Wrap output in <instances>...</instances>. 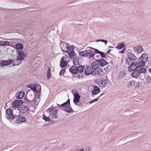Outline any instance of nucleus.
I'll return each instance as SVG.
<instances>
[{
	"label": "nucleus",
	"mask_w": 151,
	"mask_h": 151,
	"mask_svg": "<svg viewBox=\"0 0 151 151\" xmlns=\"http://www.w3.org/2000/svg\"><path fill=\"white\" fill-rule=\"evenodd\" d=\"M64 45L65 46L66 49L69 50V51H68V55L69 58L70 59H73L76 55V53L73 50L74 46L73 45H70L69 47H68L67 43H64Z\"/></svg>",
	"instance_id": "obj_1"
},
{
	"label": "nucleus",
	"mask_w": 151,
	"mask_h": 151,
	"mask_svg": "<svg viewBox=\"0 0 151 151\" xmlns=\"http://www.w3.org/2000/svg\"><path fill=\"white\" fill-rule=\"evenodd\" d=\"M136 59L137 58L135 55L130 52H128L126 59L125 63L129 65L131 63L135 61Z\"/></svg>",
	"instance_id": "obj_2"
},
{
	"label": "nucleus",
	"mask_w": 151,
	"mask_h": 151,
	"mask_svg": "<svg viewBox=\"0 0 151 151\" xmlns=\"http://www.w3.org/2000/svg\"><path fill=\"white\" fill-rule=\"evenodd\" d=\"M56 107L51 106L47 110L50 112L51 116L52 118L55 119L57 117V113L58 110L56 109Z\"/></svg>",
	"instance_id": "obj_3"
},
{
	"label": "nucleus",
	"mask_w": 151,
	"mask_h": 151,
	"mask_svg": "<svg viewBox=\"0 0 151 151\" xmlns=\"http://www.w3.org/2000/svg\"><path fill=\"white\" fill-rule=\"evenodd\" d=\"M13 120L15 121L17 124H20L21 123H25L26 121L25 117L20 114L18 116H15Z\"/></svg>",
	"instance_id": "obj_4"
},
{
	"label": "nucleus",
	"mask_w": 151,
	"mask_h": 151,
	"mask_svg": "<svg viewBox=\"0 0 151 151\" xmlns=\"http://www.w3.org/2000/svg\"><path fill=\"white\" fill-rule=\"evenodd\" d=\"M6 113L7 116H6V117L9 120H14L16 115H14L12 111V109L10 108L7 109L6 110Z\"/></svg>",
	"instance_id": "obj_5"
},
{
	"label": "nucleus",
	"mask_w": 151,
	"mask_h": 151,
	"mask_svg": "<svg viewBox=\"0 0 151 151\" xmlns=\"http://www.w3.org/2000/svg\"><path fill=\"white\" fill-rule=\"evenodd\" d=\"M73 95H74V99L73 100V103L76 105L79 106L80 105L79 104H78V103H79L80 102V96L77 92H76V93H73Z\"/></svg>",
	"instance_id": "obj_6"
},
{
	"label": "nucleus",
	"mask_w": 151,
	"mask_h": 151,
	"mask_svg": "<svg viewBox=\"0 0 151 151\" xmlns=\"http://www.w3.org/2000/svg\"><path fill=\"white\" fill-rule=\"evenodd\" d=\"M94 71L91 66L88 65L85 68L84 74L86 76L89 75L93 74Z\"/></svg>",
	"instance_id": "obj_7"
},
{
	"label": "nucleus",
	"mask_w": 151,
	"mask_h": 151,
	"mask_svg": "<svg viewBox=\"0 0 151 151\" xmlns=\"http://www.w3.org/2000/svg\"><path fill=\"white\" fill-rule=\"evenodd\" d=\"M68 57L67 55L65 58L64 56L61 58L60 62V66L61 68H65L67 66L68 62L66 61V58Z\"/></svg>",
	"instance_id": "obj_8"
},
{
	"label": "nucleus",
	"mask_w": 151,
	"mask_h": 151,
	"mask_svg": "<svg viewBox=\"0 0 151 151\" xmlns=\"http://www.w3.org/2000/svg\"><path fill=\"white\" fill-rule=\"evenodd\" d=\"M24 103H25L22 100H15L12 102V106L14 107L19 108Z\"/></svg>",
	"instance_id": "obj_9"
},
{
	"label": "nucleus",
	"mask_w": 151,
	"mask_h": 151,
	"mask_svg": "<svg viewBox=\"0 0 151 151\" xmlns=\"http://www.w3.org/2000/svg\"><path fill=\"white\" fill-rule=\"evenodd\" d=\"M132 73L131 75L132 78H137L139 79L143 80V78H141V74L138 70H135Z\"/></svg>",
	"instance_id": "obj_10"
},
{
	"label": "nucleus",
	"mask_w": 151,
	"mask_h": 151,
	"mask_svg": "<svg viewBox=\"0 0 151 151\" xmlns=\"http://www.w3.org/2000/svg\"><path fill=\"white\" fill-rule=\"evenodd\" d=\"M15 61L13 59H10L8 60H3L1 63V65L2 67L10 65L12 63H14Z\"/></svg>",
	"instance_id": "obj_11"
},
{
	"label": "nucleus",
	"mask_w": 151,
	"mask_h": 151,
	"mask_svg": "<svg viewBox=\"0 0 151 151\" xmlns=\"http://www.w3.org/2000/svg\"><path fill=\"white\" fill-rule=\"evenodd\" d=\"M95 61L99 63V65L101 67L107 65L108 63L103 58H100L99 59H95Z\"/></svg>",
	"instance_id": "obj_12"
},
{
	"label": "nucleus",
	"mask_w": 151,
	"mask_h": 151,
	"mask_svg": "<svg viewBox=\"0 0 151 151\" xmlns=\"http://www.w3.org/2000/svg\"><path fill=\"white\" fill-rule=\"evenodd\" d=\"M18 52L17 60L20 61L24 60L25 58L24 53L21 51H18Z\"/></svg>",
	"instance_id": "obj_13"
},
{
	"label": "nucleus",
	"mask_w": 151,
	"mask_h": 151,
	"mask_svg": "<svg viewBox=\"0 0 151 151\" xmlns=\"http://www.w3.org/2000/svg\"><path fill=\"white\" fill-rule=\"evenodd\" d=\"M20 107L21 110V112H22L23 113L26 112L28 113L29 111V108L25 104H22Z\"/></svg>",
	"instance_id": "obj_14"
},
{
	"label": "nucleus",
	"mask_w": 151,
	"mask_h": 151,
	"mask_svg": "<svg viewBox=\"0 0 151 151\" xmlns=\"http://www.w3.org/2000/svg\"><path fill=\"white\" fill-rule=\"evenodd\" d=\"M78 66L75 65H72L69 68V71L72 74H76L78 73Z\"/></svg>",
	"instance_id": "obj_15"
},
{
	"label": "nucleus",
	"mask_w": 151,
	"mask_h": 151,
	"mask_svg": "<svg viewBox=\"0 0 151 151\" xmlns=\"http://www.w3.org/2000/svg\"><path fill=\"white\" fill-rule=\"evenodd\" d=\"M104 74V72L102 69L101 68H99L97 71H95V73L93 74V75L95 77H97L99 75L100 76Z\"/></svg>",
	"instance_id": "obj_16"
},
{
	"label": "nucleus",
	"mask_w": 151,
	"mask_h": 151,
	"mask_svg": "<svg viewBox=\"0 0 151 151\" xmlns=\"http://www.w3.org/2000/svg\"><path fill=\"white\" fill-rule=\"evenodd\" d=\"M86 57L89 58L94 57L95 55V53H94L91 50H86Z\"/></svg>",
	"instance_id": "obj_17"
},
{
	"label": "nucleus",
	"mask_w": 151,
	"mask_h": 151,
	"mask_svg": "<svg viewBox=\"0 0 151 151\" xmlns=\"http://www.w3.org/2000/svg\"><path fill=\"white\" fill-rule=\"evenodd\" d=\"M62 104L63 110L68 113L73 112V111L71 108L70 107V108H69L68 106H67V105H65L63 104Z\"/></svg>",
	"instance_id": "obj_18"
},
{
	"label": "nucleus",
	"mask_w": 151,
	"mask_h": 151,
	"mask_svg": "<svg viewBox=\"0 0 151 151\" xmlns=\"http://www.w3.org/2000/svg\"><path fill=\"white\" fill-rule=\"evenodd\" d=\"M138 70L139 71L140 74H141V78H143L144 79L145 76V73L147 72V70L145 68H142L138 69Z\"/></svg>",
	"instance_id": "obj_19"
},
{
	"label": "nucleus",
	"mask_w": 151,
	"mask_h": 151,
	"mask_svg": "<svg viewBox=\"0 0 151 151\" xmlns=\"http://www.w3.org/2000/svg\"><path fill=\"white\" fill-rule=\"evenodd\" d=\"M134 51L137 52L138 54L140 53L143 50V48L141 46L136 45L135 47H133Z\"/></svg>",
	"instance_id": "obj_20"
},
{
	"label": "nucleus",
	"mask_w": 151,
	"mask_h": 151,
	"mask_svg": "<svg viewBox=\"0 0 151 151\" xmlns=\"http://www.w3.org/2000/svg\"><path fill=\"white\" fill-rule=\"evenodd\" d=\"M94 88L92 90V94L93 95H96L100 92V88L96 85L93 86Z\"/></svg>",
	"instance_id": "obj_21"
},
{
	"label": "nucleus",
	"mask_w": 151,
	"mask_h": 151,
	"mask_svg": "<svg viewBox=\"0 0 151 151\" xmlns=\"http://www.w3.org/2000/svg\"><path fill=\"white\" fill-rule=\"evenodd\" d=\"M131 63L130 65L128 67V70L130 72H132L134 70V69L133 68L134 67H135L138 65V62H133Z\"/></svg>",
	"instance_id": "obj_22"
},
{
	"label": "nucleus",
	"mask_w": 151,
	"mask_h": 151,
	"mask_svg": "<svg viewBox=\"0 0 151 151\" xmlns=\"http://www.w3.org/2000/svg\"><path fill=\"white\" fill-rule=\"evenodd\" d=\"M96 61H93L91 63V67L95 71L99 68V63H97Z\"/></svg>",
	"instance_id": "obj_23"
},
{
	"label": "nucleus",
	"mask_w": 151,
	"mask_h": 151,
	"mask_svg": "<svg viewBox=\"0 0 151 151\" xmlns=\"http://www.w3.org/2000/svg\"><path fill=\"white\" fill-rule=\"evenodd\" d=\"M99 54H100L101 55V58H105L106 59L107 58H108L110 59V63H111V65H113V60H112V58L111 57H109L108 55H107L106 56L107 58H106V55L104 53L102 52L101 51Z\"/></svg>",
	"instance_id": "obj_24"
},
{
	"label": "nucleus",
	"mask_w": 151,
	"mask_h": 151,
	"mask_svg": "<svg viewBox=\"0 0 151 151\" xmlns=\"http://www.w3.org/2000/svg\"><path fill=\"white\" fill-rule=\"evenodd\" d=\"M24 93L23 92L21 91L19 92L18 93H16V98L17 99H22L24 96Z\"/></svg>",
	"instance_id": "obj_25"
},
{
	"label": "nucleus",
	"mask_w": 151,
	"mask_h": 151,
	"mask_svg": "<svg viewBox=\"0 0 151 151\" xmlns=\"http://www.w3.org/2000/svg\"><path fill=\"white\" fill-rule=\"evenodd\" d=\"M148 56L146 54H143L139 58L138 60H142L144 61V62L147 61Z\"/></svg>",
	"instance_id": "obj_26"
},
{
	"label": "nucleus",
	"mask_w": 151,
	"mask_h": 151,
	"mask_svg": "<svg viewBox=\"0 0 151 151\" xmlns=\"http://www.w3.org/2000/svg\"><path fill=\"white\" fill-rule=\"evenodd\" d=\"M39 86L38 85H37L36 86L35 85H28L27 86V87L32 90L34 92L36 91V90L38 87H37V86ZM39 86H40L39 85Z\"/></svg>",
	"instance_id": "obj_27"
},
{
	"label": "nucleus",
	"mask_w": 151,
	"mask_h": 151,
	"mask_svg": "<svg viewBox=\"0 0 151 151\" xmlns=\"http://www.w3.org/2000/svg\"><path fill=\"white\" fill-rule=\"evenodd\" d=\"M125 47V44L123 42H122L121 43H118L117 46L115 47L117 49L119 50H121L122 48L124 47Z\"/></svg>",
	"instance_id": "obj_28"
},
{
	"label": "nucleus",
	"mask_w": 151,
	"mask_h": 151,
	"mask_svg": "<svg viewBox=\"0 0 151 151\" xmlns=\"http://www.w3.org/2000/svg\"><path fill=\"white\" fill-rule=\"evenodd\" d=\"M37 87H38V88L36 90V91H35L34 92H36V93H35V96H37V97L38 98L40 97V92L41 90V87L40 86H37Z\"/></svg>",
	"instance_id": "obj_29"
},
{
	"label": "nucleus",
	"mask_w": 151,
	"mask_h": 151,
	"mask_svg": "<svg viewBox=\"0 0 151 151\" xmlns=\"http://www.w3.org/2000/svg\"><path fill=\"white\" fill-rule=\"evenodd\" d=\"M135 84V81L134 80L132 81H129L127 83V86L129 88H130L133 86Z\"/></svg>",
	"instance_id": "obj_30"
},
{
	"label": "nucleus",
	"mask_w": 151,
	"mask_h": 151,
	"mask_svg": "<svg viewBox=\"0 0 151 151\" xmlns=\"http://www.w3.org/2000/svg\"><path fill=\"white\" fill-rule=\"evenodd\" d=\"M24 99V100L26 102V103L24 102V103H24L23 104H27L28 103L29 104H32L33 103H34L35 102V100H34V99L32 100H29L27 99V97H25Z\"/></svg>",
	"instance_id": "obj_31"
},
{
	"label": "nucleus",
	"mask_w": 151,
	"mask_h": 151,
	"mask_svg": "<svg viewBox=\"0 0 151 151\" xmlns=\"http://www.w3.org/2000/svg\"><path fill=\"white\" fill-rule=\"evenodd\" d=\"M78 73L80 74L82 73L84 71V70L85 69V68L84 66L82 65H81L78 66Z\"/></svg>",
	"instance_id": "obj_32"
},
{
	"label": "nucleus",
	"mask_w": 151,
	"mask_h": 151,
	"mask_svg": "<svg viewBox=\"0 0 151 151\" xmlns=\"http://www.w3.org/2000/svg\"><path fill=\"white\" fill-rule=\"evenodd\" d=\"M16 48L17 50H22L23 48V46L22 44L18 43L15 45Z\"/></svg>",
	"instance_id": "obj_33"
},
{
	"label": "nucleus",
	"mask_w": 151,
	"mask_h": 151,
	"mask_svg": "<svg viewBox=\"0 0 151 151\" xmlns=\"http://www.w3.org/2000/svg\"><path fill=\"white\" fill-rule=\"evenodd\" d=\"M146 82L147 84H150L151 82V77L148 75L146 76Z\"/></svg>",
	"instance_id": "obj_34"
},
{
	"label": "nucleus",
	"mask_w": 151,
	"mask_h": 151,
	"mask_svg": "<svg viewBox=\"0 0 151 151\" xmlns=\"http://www.w3.org/2000/svg\"><path fill=\"white\" fill-rule=\"evenodd\" d=\"M2 46H10V43L8 41H2Z\"/></svg>",
	"instance_id": "obj_35"
},
{
	"label": "nucleus",
	"mask_w": 151,
	"mask_h": 151,
	"mask_svg": "<svg viewBox=\"0 0 151 151\" xmlns=\"http://www.w3.org/2000/svg\"><path fill=\"white\" fill-rule=\"evenodd\" d=\"M47 79H49V78L51 76L50 69V68H49L47 70Z\"/></svg>",
	"instance_id": "obj_36"
},
{
	"label": "nucleus",
	"mask_w": 151,
	"mask_h": 151,
	"mask_svg": "<svg viewBox=\"0 0 151 151\" xmlns=\"http://www.w3.org/2000/svg\"><path fill=\"white\" fill-rule=\"evenodd\" d=\"M89 48L91 49L92 50V51L94 53H95V54H99L100 52L101 51H99L97 49L92 48V47H89Z\"/></svg>",
	"instance_id": "obj_37"
},
{
	"label": "nucleus",
	"mask_w": 151,
	"mask_h": 151,
	"mask_svg": "<svg viewBox=\"0 0 151 151\" xmlns=\"http://www.w3.org/2000/svg\"><path fill=\"white\" fill-rule=\"evenodd\" d=\"M42 119L46 122L51 121V119L49 117L46 116L45 114H43Z\"/></svg>",
	"instance_id": "obj_38"
},
{
	"label": "nucleus",
	"mask_w": 151,
	"mask_h": 151,
	"mask_svg": "<svg viewBox=\"0 0 151 151\" xmlns=\"http://www.w3.org/2000/svg\"><path fill=\"white\" fill-rule=\"evenodd\" d=\"M64 45H64V43H63V45H61L60 48H61V50L64 52L67 53H68V50H64L66 49L65 47V46L64 47Z\"/></svg>",
	"instance_id": "obj_39"
},
{
	"label": "nucleus",
	"mask_w": 151,
	"mask_h": 151,
	"mask_svg": "<svg viewBox=\"0 0 151 151\" xmlns=\"http://www.w3.org/2000/svg\"><path fill=\"white\" fill-rule=\"evenodd\" d=\"M63 104L65 105H67V106H68L69 108L71 107L70 106V99H68L66 102Z\"/></svg>",
	"instance_id": "obj_40"
},
{
	"label": "nucleus",
	"mask_w": 151,
	"mask_h": 151,
	"mask_svg": "<svg viewBox=\"0 0 151 151\" xmlns=\"http://www.w3.org/2000/svg\"><path fill=\"white\" fill-rule=\"evenodd\" d=\"M145 62L143 60L141 61H139L138 62V63L139 64V67H141V68H142L144 67L145 65Z\"/></svg>",
	"instance_id": "obj_41"
},
{
	"label": "nucleus",
	"mask_w": 151,
	"mask_h": 151,
	"mask_svg": "<svg viewBox=\"0 0 151 151\" xmlns=\"http://www.w3.org/2000/svg\"><path fill=\"white\" fill-rule=\"evenodd\" d=\"M86 50L81 52H79V55L82 56L86 57Z\"/></svg>",
	"instance_id": "obj_42"
},
{
	"label": "nucleus",
	"mask_w": 151,
	"mask_h": 151,
	"mask_svg": "<svg viewBox=\"0 0 151 151\" xmlns=\"http://www.w3.org/2000/svg\"><path fill=\"white\" fill-rule=\"evenodd\" d=\"M142 83L140 82H137L136 85L134 86V88L135 89H137L140 86L141 84Z\"/></svg>",
	"instance_id": "obj_43"
},
{
	"label": "nucleus",
	"mask_w": 151,
	"mask_h": 151,
	"mask_svg": "<svg viewBox=\"0 0 151 151\" xmlns=\"http://www.w3.org/2000/svg\"><path fill=\"white\" fill-rule=\"evenodd\" d=\"M73 64L74 65H79V61L77 60H75V59H73Z\"/></svg>",
	"instance_id": "obj_44"
},
{
	"label": "nucleus",
	"mask_w": 151,
	"mask_h": 151,
	"mask_svg": "<svg viewBox=\"0 0 151 151\" xmlns=\"http://www.w3.org/2000/svg\"><path fill=\"white\" fill-rule=\"evenodd\" d=\"M65 72V69H62L59 72V75L61 76L64 74Z\"/></svg>",
	"instance_id": "obj_45"
},
{
	"label": "nucleus",
	"mask_w": 151,
	"mask_h": 151,
	"mask_svg": "<svg viewBox=\"0 0 151 151\" xmlns=\"http://www.w3.org/2000/svg\"><path fill=\"white\" fill-rule=\"evenodd\" d=\"M100 82H102L104 85H105L108 82L107 80L106 79H103L102 81H100Z\"/></svg>",
	"instance_id": "obj_46"
},
{
	"label": "nucleus",
	"mask_w": 151,
	"mask_h": 151,
	"mask_svg": "<svg viewBox=\"0 0 151 151\" xmlns=\"http://www.w3.org/2000/svg\"><path fill=\"white\" fill-rule=\"evenodd\" d=\"M139 64L138 63V65H137L135 67H134L133 68L134 69V70H137L139 68H141V67H139Z\"/></svg>",
	"instance_id": "obj_47"
},
{
	"label": "nucleus",
	"mask_w": 151,
	"mask_h": 151,
	"mask_svg": "<svg viewBox=\"0 0 151 151\" xmlns=\"http://www.w3.org/2000/svg\"><path fill=\"white\" fill-rule=\"evenodd\" d=\"M57 107L61 109L62 110H63V106H62V104L59 105L58 104H57Z\"/></svg>",
	"instance_id": "obj_48"
},
{
	"label": "nucleus",
	"mask_w": 151,
	"mask_h": 151,
	"mask_svg": "<svg viewBox=\"0 0 151 151\" xmlns=\"http://www.w3.org/2000/svg\"><path fill=\"white\" fill-rule=\"evenodd\" d=\"M102 42H104L105 43V45H106V44L108 42V41L106 40L101 39V41Z\"/></svg>",
	"instance_id": "obj_49"
},
{
	"label": "nucleus",
	"mask_w": 151,
	"mask_h": 151,
	"mask_svg": "<svg viewBox=\"0 0 151 151\" xmlns=\"http://www.w3.org/2000/svg\"><path fill=\"white\" fill-rule=\"evenodd\" d=\"M99 85L100 86L102 87H104L105 85H104L102 82H99Z\"/></svg>",
	"instance_id": "obj_50"
},
{
	"label": "nucleus",
	"mask_w": 151,
	"mask_h": 151,
	"mask_svg": "<svg viewBox=\"0 0 151 151\" xmlns=\"http://www.w3.org/2000/svg\"><path fill=\"white\" fill-rule=\"evenodd\" d=\"M125 73H124L123 72H121L120 73L119 76H121V77H122L125 75Z\"/></svg>",
	"instance_id": "obj_51"
},
{
	"label": "nucleus",
	"mask_w": 151,
	"mask_h": 151,
	"mask_svg": "<svg viewBox=\"0 0 151 151\" xmlns=\"http://www.w3.org/2000/svg\"><path fill=\"white\" fill-rule=\"evenodd\" d=\"M74 58V59H75V60H77L79 61V58L76 57H75V58Z\"/></svg>",
	"instance_id": "obj_52"
},
{
	"label": "nucleus",
	"mask_w": 151,
	"mask_h": 151,
	"mask_svg": "<svg viewBox=\"0 0 151 151\" xmlns=\"http://www.w3.org/2000/svg\"><path fill=\"white\" fill-rule=\"evenodd\" d=\"M111 51V50L109 49L107 52H106V54H110V52Z\"/></svg>",
	"instance_id": "obj_53"
},
{
	"label": "nucleus",
	"mask_w": 151,
	"mask_h": 151,
	"mask_svg": "<svg viewBox=\"0 0 151 151\" xmlns=\"http://www.w3.org/2000/svg\"><path fill=\"white\" fill-rule=\"evenodd\" d=\"M77 75V77L78 79H79L81 78L82 76H80L79 74H78Z\"/></svg>",
	"instance_id": "obj_54"
},
{
	"label": "nucleus",
	"mask_w": 151,
	"mask_h": 151,
	"mask_svg": "<svg viewBox=\"0 0 151 151\" xmlns=\"http://www.w3.org/2000/svg\"><path fill=\"white\" fill-rule=\"evenodd\" d=\"M125 48H124L123 49V50L121 51V52H119V53H123L125 50Z\"/></svg>",
	"instance_id": "obj_55"
},
{
	"label": "nucleus",
	"mask_w": 151,
	"mask_h": 151,
	"mask_svg": "<svg viewBox=\"0 0 151 151\" xmlns=\"http://www.w3.org/2000/svg\"><path fill=\"white\" fill-rule=\"evenodd\" d=\"M98 100V98H96V99H94L93 100L94 102L97 101Z\"/></svg>",
	"instance_id": "obj_56"
},
{
	"label": "nucleus",
	"mask_w": 151,
	"mask_h": 151,
	"mask_svg": "<svg viewBox=\"0 0 151 151\" xmlns=\"http://www.w3.org/2000/svg\"><path fill=\"white\" fill-rule=\"evenodd\" d=\"M19 65V64H13V66H16V65Z\"/></svg>",
	"instance_id": "obj_57"
},
{
	"label": "nucleus",
	"mask_w": 151,
	"mask_h": 151,
	"mask_svg": "<svg viewBox=\"0 0 151 151\" xmlns=\"http://www.w3.org/2000/svg\"><path fill=\"white\" fill-rule=\"evenodd\" d=\"M90 148L89 147H87L86 148V151H89L90 150Z\"/></svg>",
	"instance_id": "obj_58"
},
{
	"label": "nucleus",
	"mask_w": 151,
	"mask_h": 151,
	"mask_svg": "<svg viewBox=\"0 0 151 151\" xmlns=\"http://www.w3.org/2000/svg\"><path fill=\"white\" fill-rule=\"evenodd\" d=\"M96 41L97 42H99V41H101V39H100V40H96Z\"/></svg>",
	"instance_id": "obj_59"
},
{
	"label": "nucleus",
	"mask_w": 151,
	"mask_h": 151,
	"mask_svg": "<svg viewBox=\"0 0 151 151\" xmlns=\"http://www.w3.org/2000/svg\"><path fill=\"white\" fill-rule=\"evenodd\" d=\"M148 71L150 73H151V68H149V69H148Z\"/></svg>",
	"instance_id": "obj_60"
},
{
	"label": "nucleus",
	"mask_w": 151,
	"mask_h": 151,
	"mask_svg": "<svg viewBox=\"0 0 151 151\" xmlns=\"http://www.w3.org/2000/svg\"><path fill=\"white\" fill-rule=\"evenodd\" d=\"M109 48H113L114 47L112 46H109Z\"/></svg>",
	"instance_id": "obj_61"
},
{
	"label": "nucleus",
	"mask_w": 151,
	"mask_h": 151,
	"mask_svg": "<svg viewBox=\"0 0 151 151\" xmlns=\"http://www.w3.org/2000/svg\"><path fill=\"white\" fill-rule=\"evenodd\" d=\"M94 102L93 101H92L90 102V104H92Z\"/></svg>",
	"instance_id": "obj_62"
},
{
	"label": "nucleus",
	"mask_w": 151,
	"mask_h": 151,
	"mask_svg": "<svg viewBox=\"0 0 151 151\" xmlns=\"http://www.w3.org/2000/svg\"><path fill=\"white\" fill-rule=\"evenodd\" d=\"M100 57V56L99 55H97L96 56V58H99Z\"/></svg>",
	"instance_id": "obj_63"
},
{
	"label": "nucleus",
	"mask_w": 151,
	"mask_h": 151,
	"mask_svg": "<svg viewBox=\"0 0 151 151\" xmlns=\"http://www.w3.org/2000/svg\"><path fill=\"white\" fill-rule=\"evenodd\" d=\"M0 45L2 46V41H0Z\"/></svg>",
	"instance_id": "obj_64"
}]
</instances>
